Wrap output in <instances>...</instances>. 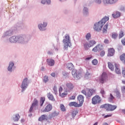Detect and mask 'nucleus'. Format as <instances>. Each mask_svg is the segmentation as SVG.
Masks as SVG:
<instances>
[{"instance_id": "nucleus-1", "label": "nucleus", "mask_w": 125, "mask_h": 125, "mask_svg": "<svg viewBox=\"0 0 125 125\" xmlns=\"http://www.w3.org/2000/svg\"><path fill=\"white\" fill-rule=\"evenodd\" d=\"M30 40H31L30 35L13 36L5 40V42L26 44V43H28Z\"/></svg>"}, {"instance_id": "nucleus-2", "label": "nucleus", "mask_w": 125, "mask_h": 125, "mask_svg": "<svg viewBox=\"0 0 125 125\" xmlns=\"http://www.w3.org/2000/svg\"><path fill=\"white\" fill-rule=\"evenodd\" d=\"M109 20V17L105 16L98 22L94 23L93 29L96 32H100L102 30L103 26L105 25V23Z\"/></svg>"}, {"instance_id": "nucleus-3", "label": "nucleus", "mask_w": 125, "mask_h": 125, "mask_svg": "<svg viewBox=\"0 0 125 125\" xmlns=\"http://www.w3.org/2000/svg\"><path fill=\"white\" fill-rule=\"evenodd\" d=\"M62 42L63 43V46L64 49H67L68 47H71L72 46V43H71V38H70V36L66 34L64 36Z\"/></svg>"}, {"instance_id": "nucleus-4", "label": "nucleus", "mask_w": 125, "mask_h": 125, "mask_svg": "<svg viewBox=\"0 0 125 125\" xmlns=\"http://www.w3.org/2000/svg\"><path fill=\"white\" fill-rule=\"evenodd\" d=\"M30 81L27 78H24L22 82L21 85V92H24L28 88Z\"/></svg>"}, {"instance_id": "nucleus-5", "label": "nucleus", "mask_w": 125, "mask_h": 125, "mask_svg": "<svg viewBox=\"0 0 125 125\" xmlns=\"http://www.w3.org/2000/svg\"><path fill=\"white\" fill-rule=\"evenodd\" d=\"M117 105H113L112 104H105L101 106V108H104L107 111H114L117 109Z\"/></svg>"}, {"instance_id": "nucleus-6", "label": "nucleus", "mask_w": 125, "mask_h": 125, "mask_svg": "<svg viewBox=\"0 0 125 125\" xmlns=\"http://www.w3.org/2000/svg\"><path fill=\"white\" fill-rule=\"evenodd\" d=\"M72 75L76 80H80L82 78V73L80 71H78L76 69H73L72 71Z\"/></svg>"}, {"instance_id": "nucleus-7", "label": "nucleus", "mask_w": 125, "mask_h": 125, "mask_svg": "<svg viewBox=\"0 0 125 125\" xmlns=\"http://www.w3.org/2000/svg\"><path fill=\"white\" fill-rule=\"evenodd\" d=\"M75 86L74 84L71 83H66L65 84V87H64V91L65 92H69L70 90H72L73 89Z\"/></svg>"}, {"instance_id": "nucleus-8", "label": "nucleus", "mask_w": 125, "mask_h": 125, "mask_svg": "<svg viewBox=\"0 0 125 125\" xmlns=\"http://www.w3.org/2000/svg\"><path fill=\"white\" fill-rule=\"evenodd\" d=\"M16 68V67L14 65V62H10L7 67L8 72H9V73H12Z\"/></svg>"}, {"instance_id": "nucleus-9", "label": "nucleus", "mask_w": 125, "mask_h": 125, "mask_svg": "<svg viewBox=\"0 0 125 125\" xmlns=\"http://www.w3.org/2000/svg\"><path fill=\"white\" fill-rule=\"evenodd\" d=\"M47 26V22H43V23H39L38 25V27L40 31H41V32H43V31H45L46 30Z\"/></svg>"}, {"instance_id": "nucleus-10", "label": "nucleus", "mask_w": 125, "mask_h": 125, "mask_svg": "<svg viewBox=\"0 0 125 125\" xmlns=\"http://www.w3.org/2000/svg\"><path fill=\"white\" fill-rule=\"evenodd\" d=\"M101 102V98L99 96L96 95L92 99V104L95 105Z\"/></svg>"}, {"instance_id": "nucleus-11", "label": "nucleus", "mask_w": 125, "mask_h": 125, "mask_svg": "<svg viewBox=\"0 0 125 125\" xmlns=\"http://www.w3.org/2000/svg\"><path fill=\"white\" fill-rule=\"evenodd\" d=\"M119 0H103V3L104 5H108V4H115L118 2Z\"/></svg>"}, {"instance_id": "nucleus-12", "label": "nucleus", "mask_w": 125, "mask_h": 125, "mask_svg": "<svg viewBox=\"0 0 125 125\" xmlns=\"http://www.w3.org/2000/svg\"><path fill=\"white\" fill-rule=\"evenodd\" d=\"M58 115H59V112L57 111H55L49 115L48 120H52V119H54V118L57 117Z\"/></svg>"}, {"instance_id": "nucleus-13", "label": "nucleus", "mask_w": 125, "mask_h": 125, "mask_svg": "<svg viewBox=\"0 0 125 125\" xmlns=\"http://www.w3.org/2000/svg\"><path fill=\"white\" fill-rule=\"evenodd\" d=\"M107 80V74L106 73L104 72L101 78L100 79V82L101 83H104L105 82H106V80Z\"/></svg>"}, {"instance_id": "nucleus-14", "label": "nucleus", "mask_w": 125, "mask_h": 125, "mask_svg": "<svg viewBox=\"0 0 125 125\" xmlns=\"http://www.w3.org/2000/svg\"><path fill=\"white\" fill-rule=\"evenodd\" d=\"M95 92H96V91L94 89H89V90L88 91V92L87 93L86 97H87V98L91 97V96H92V95H93V94H94L95 93Z\"/></svg>"}, {"instance_id": "nucleus-15", "label": "nucleus", "mask_w": 125, "mask_h": 125, "mask_svg": "<svg viewBox=\"0 0 125 125\" xmlns=\"http://www.w3.org/2000/svg\"><path fill=\"white\" fill-rule=\"evenodd\" d=\"M13 35V31L11 30H9L3 33L2 38H5V37H10Z\"/></svg>"}, {"instance_id": "nucleus-16", "label": "nucleus", "mask_w": 125, "mask_h": 125, "mask_svg": "<svg viewBox=\"0 0 125 125\" xmlns=\"http://www.w3.org/2000/svg\"><path fill=\"white\" fill-rule=\"evenodd\" d=\"M46 62L48 66H54V64H55V61L52 59H47L46 60Z\"/></svg>"}, {"instance_id": "nucleus-17", "label": "nucleus", "mask_w": 125, "mask_h": 125, "mask_svg": "<svg viewBox=\"0 0 125 125\" xmlns=\"http://www.w3.org/2000/svg\"><path fill=\"white\" fill-rule=\"evenodd\" d=\"M77 99L79 101L81 105L83 106V101H84V97L82 95H80L79 96H78Z\"/></svg>"}, {"instance_id": "nucleus-18", "label": "nucleus", "mask_w": 125, "mask_h": 125, "mask_svg": "<svg viewBox=\"0 0 125 125\" xmlns=\"http://www.w3.org/2000/svg\"><path fill=\"white\" fill-rule=\"evenodd\" d=\"M83 46L85 50H88L90 47L89 46V43L86 41H84L83 42Z\"/></svg>"}, {"instance_id": "nucleus-19", "label": "nucleus", "mask_w": 125, "mask_h": 125, "mask_svg": "<svg viewBox=\"0 0 125 125\" xmlns=\"http://www.w3.org/2000/svg\"><path fill=\"white\" fill-rule=\"evenodd\" d=\"M52 110V105L50 104L47 105L44 109L42 110V112H50Z\"/></svg>"}, {"instance_id": "nucleus-20", "label": "nucleus", "mask_w": 125, "mask_h": 125, "mask_svg": "<svg viewBox=\"0 0 125 125\" xmlns=\"http://www.w3.org/2000/svg\"><path fill=\"white\" fill-rule=\"evenodd\" d=\"M47 115L46 114H43L39 117L38 121L39 122H42V121H47Z\"/></svg>"}, {"instance_id": "nucleus-21", "label": "nucleus", "mask_w": 125, "mask_h": 125, "mask_svg": "<svg viewBox=\"0 0 125 125\" xmlns=\"http://www.w3.org/2000/svg\"><path fill=\"white\" fill-rule=\"evenodd\" d=\"M102 45L99 44L93 48L92 51H94V52H97V51H99V50H102Z\"/></svg>"}, {"instance_id": "nucleus-22", "label": "nucleus", "mask_w": 125, "mask_h": 125, "mask_svg": "<svg viewBox=\"0 0 125 125\" xmlns=\"http://www.w3.org/2000/svg\"><path fill=\"white\" fill-rule=\"evenodd\" d=\"M83 13L84 16H88L89 15V12H88V8L86 7H83Z\"/></svg>"}, {"instance_id": "nucleus-23", "label": "nucleus", "mask_w": 125, "mask_h": 125, "mask_svg": "<svg viewBox=\"0 0 125 125\" xmlns=\"http://www.w3.org/2000/svg\"><path fill=\"white\" fill-rule=\"evenodd\" d=\"M69 105L70 107H72L74 106V107H82V105L79 104H78L77 102H71L69 104Z\"/></svg>"}, {"instance_id": "nucleus-24", "label": "nucleus", "mask_w": 125, "mask_h": 125, "mask_svg": "<svg viewBox=\"0 0 125 125\" xmlns=\"http://www.w3.org/2000/svg\"><path fill=\"white\" fill-rule=\"evenodd\" d=\"M115 54V50L113 48H110L108 50V56H113Z\"/></svg>"}, {"instance_id": "nucleus-25", "label": "nucleus", "mask_w": 125, "mask_h": 125, "mask_svg": "<svg viewBox=\"0 0 125 125\" xmlns=\"http://www.w3.org/2000/svg\"><path fill=\"white\" fill-rule=\"evenodd\" d=\"M115 72L116 74H118V75H120V74H122V72L120 70L119 64L117 63H115Z\"/></svg>"}, {"instance_id": "nucleus-26", "label": "nucleus", "mask_w": 125, "mask_h": 125, "mask_svg": "<svg viewBox=\"0 0 125 125\" xmlns=\"http://www.w3.org/2000/svg\"><path fill=\"white\" fill-rule=\"evenodd\" d=\"M19 119H20V115H19V114H15L13 117V120L14 122H18V121H19Z\"/></svg>"}, {"instance_id": "nucleus-27", "label": "nucleus", "mask_w": 125, "mask_h": 125, "mask_svg": "<svg viewBox=\"0 0 125 125\" xmlns=\"http://www.w3.org/2000/svg\"><path fill=\"white\" fill-rule=\"evenodd\" d=\"M41 3L42 4H51V0H42Z\"/></svg>"}, {"instance_id": "nucleus-28", "label": "nucleus", "mask_w": 125, "mask_h": 125, "mask_svg": "<svg viewBox=\"0 0 125 125\" xmlns=\"http://www.w3.org/2000/svg\"><path fill=\"white\" fill-rule=\"evenodd\" d=\"M47 97L49 100H51V101H55V99H54V97L53 96V95L50 93H48L47 94Z\"/></svg>"}, {"instance_id": "nucleus-29", "label": "nucleus", "mask_w": 125, "mask_h": 125, "mask_svg": "<svg viewBox=\"0 0 125 125\" xmlns=\"http://www.w3.org/2000/svg\"><path fill=\"white\" fill-rule=\"evenodd\" d=\"M112 16L113 18H118V17H120L121 16V13L120 12H116L112 14Z\"/></svg>"}, {"instance_id": "nucleus-30", "label": "nucleus", "mask_w": 125, "mask_h": 125, "mask_svg": "<svg viewBox=\"0 0 125 125\" xmlns=\"http://www.w3.org/2000/svg\"><path fill=\"white\" fill-rule=\"evenodd\" d=\"M45 101V98L41 97L40 98V105L41 107H42V106L43 105V103H44Z\"/></svg>"}, {"instance_id": "nucleus-31", "label": "nucleus", "mask_w": 125, "mask_h": 125, "mask_svg": "<svg viewBox=\"0 0 125 125\" xmlns=\"http://www.w3.org/2000/svg\"><path fill=\"white\" fill-rule=\"evenodd\" d=\"M85 38L86 41H89V40H91V33H90V32L86 33Z\"/></svg>"}, {"instance_id": "nucleus-32", "label": "nucleus", "mask_w": 125, "mask_h": 125, "mask_svg": "<svg viewBox=\"0 0 125 125\" xmlns=\"http://www.w3.org/2000/svg\"><path fill=\"white\" fill-rule=\"evenodd\" d=\"M91 76H92V74H91L90 72H88V70H87V72L85 74V79H89V78H91Z\"/></svg>"}, {"instance_id": "nucleus-33", "label": "nucleus", "mask_w": 125, "mask_h": 125, "mask_svg": "<svg viewBox=\"0 0 125 125\" xmlns=\"http://www.w3.org/2000/svg\"><path fill=\"white\" fill-rule=\"evenodd\" d=\"M108 68H109V69H110V70H111V71H114V65L113 64V63H112V62H108Z\"/></svg>"}, {"instance_id": "nucleus-34", "label": "nucleus", "mask_w": 125, "mask_h": 125, "mask_svg": "<svg viewBox=\"0 0 125 125\" xmlns=\"http://www.w3.org/2000/svg\"><path fill=\"white\" fill-rule=\"evenodd\" d=\"M96 43V42L94 40H90L89 42V45L90 47H92V46H93L94 44Z\"/></svg>"}, {"instance_id": "nucleus-35", "label": "nucleus", "mask_w": 125, "mask_h": 125, "mask_svg": "<svg viewBox=\"0 0 125 125\" xmlns=\"http://www.w3.org/2000/svg\"><path fill=\"white\" fill-rule=\"evenodd\" d=\"M38 103L39 102L38 101V100H37V99H34L31 106L33 107H36V106H38Z\"/></svg>"}, {"instance_id": "nucleus-36", "label": "nucleus", "mask_w": 125, "mask_h": 125, "mask_svg": "<svg viewBox=\"0 0 125 125\" xmlns=\"http://www.w3.org/2000/svg\"><path fill=\"white\" fill-rule=\"evenodd\" d=\"M74 67V65L72 63H68L67 64V68L68 70H72Z\"/></svg>"}, {"instance_id": "nucleus-37", "label": "nucleus", "mask_w": 125, "mask_h": 125, "mask_svg": "<svg viewBox=\"0 0 125 125\" xmlns=\"http://www.w3.org/2000/svg\"><path fill=\"white\" fill-rule=\"evenodd\" d=\"M93 1L98 5H100L102 3V0H93Z\"/></svg>"}, {"instance_id": "nucleus-38", "label": "nucleus", "mask_w": 125, "mask_h": 125, "mask_svg": "<svg viewBox=\"0 0 125 125\" xmlns=\"http://www.w3.org/2000/svg\"><path fill=\"white\" fill-rule=\"evenodd\" d=\"M125 36V33L123 30H121L119 32V39H122Z\"/></svg>"}, {"instance_id": "nucleus-39", "label": "nucleus", "mask_w": 125, "mask_h": 125, "mask_svg": "<svg viewBox=\"0 0 125 125\" xmlns=\"http://www.w3.org/2000/svg\"><path fill=\"white\" fill-rule=\"evenodd\" d=\"M79 112L77 110H74L72 113V116L73 118H75Z\"/></svg>"}, {"instance_id": "nucleus-40", "label": "nucleus", "mask_w": 125, "mask_h": 125, "mask_svg": "<svg viewBox=\"0 0 125 125\" xmlns=\"http://www.w3.org/2000/svg\"><path fill=\"white\" fill-rule=\"evenodd\" d=\"M114 96H113V95L112 94H110V97L108 98V101L109 102H111V103H113V100L114 99Z\"/></svg>"}, {"instance_id": "nucleus-41", "label": "nucleus", "mask_w": 125, "mask_h": 125, "mask_svg": "<svg viewBox=\"0 0 125 125\" xmlns=\"http://www.w3.org/2000/svg\"><path fill=\"white\" fill-rule=\"evenodd\" d=\"M107 29H108V23H106L104 27V29L103 30V33H106L107 32Z\"/></svg>"}, {"instance_id": "nucleus-42", "label": "nucleus", "mask_w": 125, "mask_h": 125, "mask_svg": "<svg viewBox=\"0 0 125 125\" xmlns=\"http://www.w3.org/2000/svg\"><path fill=\"white\" fill-rule=\"evenodd\" d=\"M60 108L61 111H62V112H65V111H66V108H65V106L63 104H61Z\"/></svg>"}, {"instance_id": "nucleus-43", "label": "nucleus", "mask_w": 125, "mask_h": 125, "mask_svg": "<svg viewBox=\"0 0 125 125\" xmlns=\"http://www.w3.org/2000/svg\"><path fill=\"white\" fill-rule=\"evenodd\" d=\"M43 81L44 83H47V82H48V81H49L48 77L45 76L43 77Z\"/></svg>"}, {"instance_id": "nucleus-44", "label": "nucleus", "mask_w": 125, "mask_h": 125, "mask_svg": "<svg viewBox=\"0 0 125 125\" xmlns=\"http://www.w3.org/2000/svg\"><path fill=\"white\" fill-rule=\"evenodd\" d=\"M116 96L118 98H121V93H120V91L119 90H116Z\"/></svg>"}, {"instance_id": "nucleus-45", "label": "nucleus", "mask_w": 125, "mask_h": 125, "mask_svg": "<svg viewBox=\"0 0 125 125\" xmlns=\"http://www.w3.org/2000/svg\"><path fill=\"white\" fill-rule=\"evenodd\" d=\"M92 63L93 65H96L98 63V61L96 59H94L92 61Z\"/></svg>"}, {"instance_id": "nucleus-46", "label": "nucleus", "mask_w": 125, "mask_h": 125, "mask_svg": "<svg viewBox=\"0 0 125 125\" xmlns=\"http://www.w3.org/2000/svg\"><path fill=\"white\" fill-rule=\"evenodd\" d=\"M112 39L116 40V39H117V38H118V34L114 33L112 34Z\"/></svg>"}, {"instance_id": "nucleus-47", "label": "nucleus", "mask_w": 125, "mask_h": 125, "mask_svg": "<svg viewBox=\"0 0 125 125\" xmlns=\"http://www.w3.org/2000/svg\"><path fill=\"white\" fill-rule=\"evenodd\" d=\"M68 95V93H60V96H61V97H65V96H66V95Z\"/></svg>"}, {"instance_id": "nucleus-48", "label": "nucleus", "mask_w": 125, "mask_h": 125, "mask_svg": "<svg viewBox=\"0 0 125 125\" xmlns=\"http://www.w3.org/2000/svg\"><path fill=\"white\" fill-rule=\"evenodd\" d=\"M53 90L54 91V93H55V94H56L57 93V87H56V86H55L53 88Z\"/></svg>"}, {"instance_id": "nucleus-49", "label": "nucleus", "mask_w": 125, "mask_h": 125, "mask_svg": "<svg viewBox=\"0 0 125 125\" xmlns=\"http://www.w3.org/2000/svg\"><path fill=\"white\" fill-rule=\"evenodd\" d=\"M62 75L64 77H65V78H67V77H68V76H69V73L68 72H63Z\"/></svg>"}, {"instance_id": "nucleus-50", "label": "nucleus", "mask_w": 125, "mask_h": 125, "mask_svg": "<svg viewBox=\"0 0 125 125\" xmlns=\"http://www.w3.org/2000/svg\"><path fill=\"white\" fill-rule=\"evenodd\" d=\"M34 107L35 106H33V105H31L29 109V111L28 113H33V110H34Z\"/></svg>"}, {"instance_id": "nucleus-51", "label": "nucleus", "mask_w": 125, "mask_h": 125, "mask_svg": "<svg viewBox=\"0 0 125 125\" xmlns=\"http://www.w3.org/2000/svg\"><path fill=\"white\" fill-rule=\"evenodd\" d=\"M121 91L122 93H125V86H123L121 87Z\"/></svg>"}, {"instance_id": "nucleus-52", "label": "nucleus", "mask_w": 125, "mask_h": 125, "mask_svg": "<svg viewBox=\"0 0 125 125\" xmlns=\"http://www.w3.org/2000/svg\"><path fill=\"white\" fill-rule=\"evenodd\" d=\"M81 92H82V93H83V94L86 97V95H87V93H86V91H85V90H83Z\"/></svg>"}, {"instance_id": "nucleus-53", "label": "nucleus", "mask_w": 125, "mask_h": 125, "mask_svg": "<svg viewBox=\"0 0 125 125\" xmlns=\"http://www.w3.org/2000/svg\"><path fill=\"white\" fill-rule=\"evenodd\" d=\"M104 55H105V51H102L101 53H100V56L102 57H103V56H104Z\"/></svg>"}, {"instance_id": "nucleus-54", "label": "nucleus", "mask_w": 125, "mask_h": 125, "mask_svg": "<svg viewBox=\"0 0 125 125\" xmlns=\"http://www.w3.org/2000/svg\"><path fill=\"white\" fill-rule=\"evenodd\" d=\"M47 54L49 55H53V51H47Z\"/></svg>"}, {"instance_id": "nucleus-55", "label": "nucleus", "mask_w": 125, "mask_h": 125, "mask_svg": "<svg viewBox=\"0 0 125 125\" xmlns=\"http://www.w3.org/2000/svg\"><path fill=\"white\" fill-rule=\"evenodd\" d=\"M122 74L123 75V77L125 78V68H123L122 69Z\"/></svg>"}, {"instance_id": "nucleus-56", "label": "nucleus", "mask_w": 125, "mask_h": 125, "mask_svg": "<svg viewBox=\"0 0 125 125\" xmlns=\"http://www.w3.org/2000/svg\"><path fill=\"white\" fill-rule=\"evenodd\" d=\"M101 94H105V91L104 90V89L102 88L101 89L100 91Z\"/></svg>"}, {"instance_id": "nucleus-57", "label": "nucleus", "mask_w": 125, "mask_h": 125, "mask_svg": "<svg viewBox=\"0 0 125 125\" xmlns=\"http://www.w3.org/2000/svg\"><path fill=\"white\" fill-rule=\"evenodd\" d=\"M62 91H63V88H62V87H60L59 89V94L61 93V92H62Z\"/></svg>"}, {"instance_id": "nucleus-58", "label": "nucleus", "mask_w": 125, "mask_h": 125, "mask_svg": "<svg viewBox=\"0 0 125 125\" xmlns=\"http://www.w3.org/2000/svg\"><path fill=\"white\" fill-rule=\"evenodd\" d=\"M76 99V96H71L70 98V99L71 100H75Z\"/></svg>"}, {"instance_id": "nucleus-59", "label": "nucleus", "mask_w": 125, "mask_h": 125, "mask_svg": "<svg viewBox=\"0 0 125 125\" xmlns=\"http://www.w3.org/2000/svg\"><path fill=\"white\" fill-rule=\"evenodd\" d=\"M109 117H112V114H109V115H107L104 116L105 118H109Z\"/></svg>"}, {"instance_id": "nucleus-60", "label": "nucleus", "mask_w": 125, "mask_h": 125, "mask_svg": "<svg viewBox=\"0 0 125 125\" xmlns=\"http://www.w3.org/2000/svg\"><path fill=\"white\" fill-rule=\"evenodd\" d=\"M121 10H122L123 11H125V6H122L120 8Z\"/></svg>"}, {"instance_id": "nucleus-61", "label": "nucleus", "mask_w": 125, "mask_h": 125, "mask_svg": "<svg viewBox=\"0 0 125 125\" xmlns=\"http://www.w3.org/2000/svg\"><path fill=\"white\" fill-rule=\"evenodd\" d=\"M104 43H109V40L108 39H105L104 41Z\"/></svg>"}, {"instance_id": "nucleus-62", "label": "nucleus", "mask_w": 125, "mask_h": 125, "mask_svg": "<svg viewBox=\"0 0 125 125\" xmlns=\"http://www.w3.org/2000/svg\"><path fill=\"white\" fill-rule=\"evenodd\" d=\"M122 42L123 44L125 45V39L123 40H122Z\"/></svg>"}, {"instance_id": "nucleus-63", "label": "nucleus", "mask_w": 125, "mask_h": 125, "mask_svg": "<svg viewBox=\"0 0 125 125\" xmlns=\"http://www.w3.org/2000/svg\"><path fill=\"white\" fill-rule=\"evenodd\" d=\"M92 58L91 57H87L86 59H85V60H90V59Z\"/></svg>"}, {"instance_id": "nucleus-64", "label": "nucleus", "mask_w": 125, "mask_h": 125, "mask_svg": "<svg viewBox=\"0 0 125 125\" xmlns=\"http://www.w3.org/2000/svg\"><path fill=\"white\" fill-rule=\"evenodd\" d=\"M51 76H52V77H55V73H52L51 74Z\"/></svg>"}]
</instances>
